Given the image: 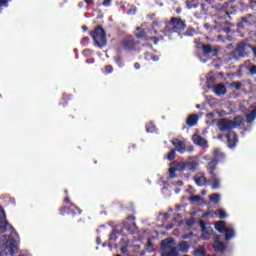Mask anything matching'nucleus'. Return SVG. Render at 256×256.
<instances>
[{
    "label": "nucleus",
    "instance_id": "obj_1",
    "mask_svg": "<svg viewBox=\"0 0 256 256\" xmlns=\"http://www.w3.org/2000/svg\"><path fill=\"white\" fill-rule=\"evenodd\" d=\"M187 29V23L181 17H172L163 29L164 35H173V33H182Z\"/></svg>",
    "mask_w": 256,
    "mask_h": 256
},
{
    "label": "nucleus",
    "instance_id": "obj_2",
    "mask_svg": "<svg viewBox=\"0 0 256 256\" xmlns=\"http://www.w3.org/2000/svg\"><path fill=\"white\" fill-rule=\"evenodd\" d=\"M214 15L217 19H231L232 15L237 14V6L231 5L229 2H225L223 5L215 6Z\"/></svg>",
    "mask_w": 256,
    "mask_h": 256
},
{
    "label": "nucleus",
    "instance_id": "obj_3",
    "mask_svg": "<svg viewBox=\"0 0 256 256\" xmlns=\"http://www.w3.org/2000/svg\"><path fill=\"white\" fill-rule=\"evenodd\" d=\"M89 36L92 37L95 45H97V47H100V49H103V47H107V32H105L103 26H96L94 31L89 32Z\"/></svg>",
    "mask_w": 256,
    "mask_h": 256
},
{
    "label": "nucleus",
    "instance_id": "obj_4",
    "mask_svg": "<svg viewBox=\"0 0 256 256\" xmlns=\"http://www.w3.org/2000/svg\"><path fill=\"white\" fill-rule=\"evenodd\" d=\"M253 45L242 41L236 45V48L231 52L233 59H241V57H249L251 55Z\"/></svg>",
    "mask_w": 256,
    "mask_h": 256
},
{
    "label": "nucleus",
    "instance_id": "obj_5",
    "mask_svg": "<svg viewBox=\"0 0 256 256\" xmlns=\"http://www.w3.org/2000/svg\"><path fill=\"white\" fill-rule=\"evenodd\" d=\"M173 238H167L161 241L160 256H179V250L175 246H171Z\"/></svg>",
    "mask_w": 256,
    "mask_h": 256
},
{
    "label": "nucleus",
    "instance_id": "obj_6",
    "mask_svg": "<svg viewBox=\"0 0 256 256\" xmlns=\"http://www.w3.org/2000/svg\"><path fill=\"white\" fill-rule=\"evenodd\" d=\"M122 48L125 51H136L139 53V51H141V42L139 40H135L133 35H129L122 40Z\"/></svg>",
    "mask_w": 256,
    "mask_h": 256
},
{
    "label": "nucleus",
    "instance_id": "obj_7",
    "mask_svg": "<svg viewBox=\"0 0 256 256\" xmlns=\"http://www.w3.org/2000/svg\"><path fill=\"white\" fill-rule=\"evenodd\" d=\"M215 229L218 233H224L225 241H231L235 237V229L227 227L225 221H218L215 223Z\"/></svg>",
    "mask_w": 256,
    "mask_h": 256
},
{
    "label": "nucleus",
    "instance_id": "obj_8",
    "mask_svg": "<svg viewBox=\"0 0 256 256\" xmlns=\"http://www.w3.org/2000/svg\"><path fill=\"white\" fill-rule=\"evenodd\" d=\"M198 49H202L204 57H217L219 55V51H221L219 46H213L211 44H200Z\"/></svg>",
    "mask_w": 256,
    "mask_h": 256
},
{
    "label": "nucleus",
    "instance_id": "obj_9",
    "mask_svg": "<svg viewBox=\"0 0 256 256\" xmlns=\"http://www.w3.org/2000/svg\"><path fill=\"white\" fill-rule=\"evenodd\" d=\"M217 127L220 131H228L229 133L231 129H235V127H237V122L233 120H228L226 118H221L217 123Z\"/></svg>",
    "mask_w": 256,
    "mask_h": 256
},
{
    "label": "nucleus",
    "instance_id": "obj_10",
    "mask_svg": "<svg viewBox=\"0 0 256 256\" xmlns=\"http://www.w3.org/2000/svg\"><path fill=\"white\" fill-rule=\"evenodd\" d=\"M256 17L253 14H247L240 18V21L237 23L239 29H245V27H251L255 25Z\"/></svg>",
    "mask_w": 256,
    "mask_h": 256
},
{
    "label": "nucleus",
    "instance_id": "obj_11",
    "mask_svg": "<svg viewBox=\"0 0 256 256\" xmlns=\"http://www.w3.org/2000/svg\"><path fill=\"white\" fill-rule=\"evenodd\" d=\"M198 167L199 163L196 161H186L179 163V171H190V173H195Z\"/></svg>",
    "mask_w": 256,
    "mask_h": 256
},
{
    "label": "nucleus",
    "instance_id": "obj_12",
    "mask_svg": "<svg viewBox=\"0 0 256 256\" xmlns=\"http://www.w3.org/2000/svg\"><path fill=\"white\" fill-rule=\"evenodd\" d=\"M212 248L214 249L215 253H225L227 250V244L221 241L220 235H216L212 244Z\"/></svg>",
    "mask_w": 256,
    "mask_h": 256
},
{
    "label": "nucleus",
    "instance_id": "obj_13",
    "mask_svg": "<svg viewBox=\"0 0 256 256\" xmlns=\"http://www.w3.org/2000/svg\"><path fill=\"white\" fill-rule=\"evenodd\" d=\"M172 143L174 149L178 151L181 155L187 151V146H185V141L179 140L178 138H174L170 141Z\"/></svg>",
    "mask_w": 256,
    "mask_h": 256
},
{
    "label": "nucleus",
    "instance_id": "obj_14",
    "mask_svg": "<svg viewBox=\"0 0 256 256\" xmlns=\"http://www.w3.org/2000/svg\"><path fill=\"white\" fill-rule=\"evenodd\" d=\"M6 251V255H13L17 253V244L15 243V239H8L5 243L4 247Z\"/></svg>",
    "mask_w": 256,
    "mask_h": 256
},
{
    "label": "nucleus",
    "instance_id": "obj_15",
    "mask_svg": "<svg viewBox=\"0 0 256 256\" xmlns=\"http://www.w3.org/2000/svg\"><path fill=\"white\" fill-rule=\"evenodd\" d=\"M192 141L198 147H202V149H207V147H209V142H207V140L203 138L201 135L194 134L192 136Z\"/></svg>",
    "mask_w": 256,
    "mask_h": 256
},
{
    "label": "nucleus",
    "instance_id": "obj_16",
    "mask_svg": "<svg viewBox=\"0 0 256 256\" xmlns=\"http://www.w3.org/2000/svg\"><path fill=\"white\" fill-rule=\"evenodd\" d=\"M219 165V160L217 159H212L210 162L207 163L206 165V171L209 173L210 177L216 176L217 173V166Z\"/></svg>",
    "mask_w": 256,
    "mask_h": 256
},
{
    "label": "nucleus",
    "instance_id": "obj_17",
    "mask_svg": "<svg viewBox=\"0 0 256 256\" xmlns=\"http://www.w3.org/2000/svg\"><path fill=\"white\" fill-rule=\"evenodd\" d=\"M226 138H227L228 147H230V149H233V147L237 145V141H238L237 133L230 131L227 133Z\"/></svg>",
    "mask_w": 256,
    "mask_h": 256
},
{
    "label": "nucleus",
    "instance_id": "obj_18",
    "mask_svg": "<svg viewBox=\"0 0 256 256\" xmlns=\"http://www.w3.org/2000/svg\"><path fill=\"white\" fill-rule=\"evenodd\" d=\"M199 225L201 227V231H202V235H201V239H203L204 241H207L211 238V234H209V230H207V224L205 223L204 220H199Z\"/></svg>",
    "mask_w": 256,
    "mask_h": 256
},
{
    "label": "nucleus",
    "instance_id": "obj_19",
    "mask_svg": "<svg viewBox=\"0 0 256 256\" xmlns=\"http://www.w3.org/2000/svg\"><path fill=\"white\" fill-rule=\"evenodd\" d=\"M134 35L137 39H144L145 41H149V36H147V31L142 27H137Z\"/></svg>",
    "mask_w": 256,
    "mask_h": 256
},
{
    "label": "nucleus",
    "instance_id": "obj_20",
    "mask_svg": "<svg viewBox=\"0 0 256 256\" xmlns=\"http://www.w3.org/2000/svg\"><path fill=\"white\" fill-rule=\"evenodd\" d=\"M214 93L217 96L225 95L227 93V87L223 83L216 84L214 85Z\"/></svg>",
    "mask_w": 256,
    "mask_h": 256
},
{
    "label": "nucleus",
    "instance_id": "obj_21",
    "mask_svg": "<svg viewBox=\"0 0 256 256\" xmlns=\"http://www.w3.org/2000/svg\"><path fill=\"white\" fill-rule=\"evenodd\" d=\"M198 121H199V116L197 114H191L186 119V125H188V127H195Z\"/></svg>",
    "mask_w": 256,
    "mask_h": 256
},
{
    "label": "nucleus",
    "instance_id": "obj_22",
    "mask_svg": "<svg viewBox=\"0 0 256 256\" xmlns=\"http://www.w3.org/2000/svg\"><path fill=\"white\" fill-rule=\"evenodd\" d=\"M210 182L211 184V189H213V191H217V189H221V180L219 179V177L216 176H211V180Z\"/></svg>",
    "mask_w": 256,
    "mask_h": 256
},
{
    "label": "nucleus",
    "instance_id": "obj_23",
    "mask_svg": "<svg viewBox=\"0 0 256 256\" xmlns=\"http://www.w3.org/2000/svg\"><path fill=\"white\" fill-rule=\"evenodd\" d=\"M179 251L181 253H189V249H191V245H189V242L187 241H181L178 244Z\"/></svg>",
    "mask_w": 256,
    "mask_h": 256
},
{
    "label": "nucleus",
    "instance_id": "obj_24",
    "mask_svg": "<svg viewBox=\"0 0 256 256\" xmlns=\"http://www.w3.org/2000/svg\"><path fill=\"white\" fill-rule=\"evenodd\" d=\"M201 0H186L187 9H197L199 7Z\"/></svg>",
    "mask_w": 256,
    "mask_h": 256
},
{
    "label": "nucleus",
    "instance_id": "obj_25",
    "mask_svg": "<svg viewBox=\"0 0 256 256\" xmlns=\"http://www.w3.org/2000/svg\"><path fill=\"white\" fill-rule=\"evenodd\" d=\"M255 118H256V106H254V109L246 115V122L249 124L253 123V121H255Z\"/></svg>",
    "mask_w": 256,
    "mask_h": 256
},
{
    "label": "nucleus",
    "instance_id": "obj_26",
    "mask_svg": "<svg viewBox=\"0 0 256 256\" xmlns=\"http://www.w3.org/2000/svg\"><path fill=\"white\" fill-rule=\"evenodd\" d=\"M200 7L202 15H207V13H209V9H211V6L207 2L203 3V0H200Z\"/></svg>",
    "mask_w": 256,
    "mask_h": 256
},
{
    "label": "nucleus",
    "instance_id": "obj_27",
    "mask_svg": "<svg viewBox=\"0 0 256 256\" xmlns=\"http://www.w3.org/2000/svg\"><path fill=\"white\" fill-rule=\"evenodd\" d=\"M207 255V250H205V246L200 245L196 250H194V256H205Z\"/></svg>",
    "mask_w": 256,
    "mask_h": 256
},
{
    "label": "nucleus",
    "instance_id": "obj_28",
    "mask_svg": "<svg viewBox=\"0 0 256 256\" xmlns=\"http://www.w3.org/2000/svg\"><path fill=\"white\" fill-rule=\"evenodd\" d=\"M198 187H203L207 183V178L205 176H200L194 179Z\"/></svg>",
    "mask_w": 256,
    "mask_h": 256
},
{
    "label": "nucleus",
    "instance_id": "obj_29",
    "mask_svg": "<svg viewBox=\"0 0 256 256\" xmlns=\"http://www.w3.org/2000/svg\"><path fill=\"white\" fill-rule=\"evenodd\" d=\"M177 171H179V163L177 164L176 167H170L168 169V173L170 175V179H175V177H177V175L175 173H177Z\"/></svg>",
    "mask_w": 256,
    "mask_h": 256
},
{
    "label": "nucleus",
    "instance_id": "obj_30",
    "mask_svg": "<svg viewBox=\"0 0 256 256\" xmlns=\"http://www.w3.org/2000/svg\"><path fill=\"white\" fill-rule=\"evenodd\" d=\"M9 227V222L7 220H0V233H5Z\"/></svg>",
    "mask_w": 256,
    "mask_h": 256
},
{
    "label": "nucleus",
    "instance_id": "obj_31",
    "mask_svg": "<svg viewBox=\"0 0 256 256\" xmlns=\"http://www.w3.org/2000/svg\"><path fill=\"white\" fill-rule=\"evenodd\" d=\"M145 127L147 133H155L156 131V126L153 124V122L147 123Z\"/></svg>",
    "mask_w": 256,
    "mask_h": 256
},
{
    "label": "nucleus",
    "instance_id": "obj_32",
    "mask_svg": "<svg viewBox=\"0 0 256 256\" xmlns=\"http://www.w3.org/2000/svg\"><path fill=\"white\" fill-rule=\"evenodd\" d=\"M177 150L176 149H172L167 155H166V159L168 161H173L175 159V157H177L176 155Z\"/></svg>",
    "mask_w": 256,
    "mask_h": 256
},
{
    "label": "nucleus",
    "instance_id": "obj_33",
    "mask_svg": "<svg viewBox=\"0 0 256 256\" xmlns=\"http://www.w3.org/2000/svg\"><path fill=\"white\" fill-rule=\"evenodd\" d=\"M210 201H213V203H219L221 201V195L218 193H214L209 196Z\"/></svg>",
    "mask_w": 256,
    "mask_h": 256
},
{
    "label": "nucleus",
    "instance_id": "obj_34",
    "mask_svg": "<svg viewBox=\"0 0 256 256\" xmlns=\"http://www.w3.org/2000/svg\"><path fill=\"white\" fill-rule=\"evenodd\" d=\"M230 87L232 89H236L237 91H239V89H241V87H243V83H241L239 81H234V82L230 83Z\"/></svg>",
    "mask_w": 256,
    "mask_h": 256
},
{
    "label": "nucleus",
    "instance_id": "obj_35",
    "mask_svg": "<svg viewBox=\"0 0 256 256\" xmlns=\"http://www.w3.org/2000/svg\"><path fill=\"white\" fill-rule=\"evenodd\" d=\"M115 63L118 65V67H125V62H123V57L116 56L114 58Z\"/></svg>",
    "mask_w": 256,
    "mask_h": 256
},
{
    "label": "nucleus",
    "instance_id": "obj_36",
    "mask_svg": "<svg viewBox=\"0 0 256 256\" xmlns=\"http://www.w3.org/2000/svg\"><path fill=\"white\" fill-rule=\"evenodd\" d=\"M148 41H153L154 45H158L159 41H163V36H159V37H149L148 36Z\"/></svg>",
    "mask_w": 256,
    "mask_h": 256
},
{
    "label": "nucleus",
    "instance_id": "obj_37",
    "mask_svg": "<svg viewBox=\"0 0 256 256\" xmlns=\"http://www.w3.org/2000/svg\"><path fill=\"white\" fill-rule=\"evenodd\" d=\"M117 235H119L118 230H112V232L109 235L110 241H117Z\"/></svg>",
    "mask_w": 256,
    "mask_h": 256
},
{
    "label": "nucleus",
    "instance_id": "obj_38",
    "mask_svg": "<svg viewBox=\"0 0 256 256\" xmlns=\"http://www.w3.org/2000/svg\"><path fill=\"white\" fill-rule=\"evenodd\" d=\"M145 59H149V57L152 59V61H159V56L151 55V53L146 52L144 53Z\"/></svg>",
    "mask_w": 256,
    "mask_h": 256
},
{
    "label": "nucleus",
    "instance_id": "obj_39",
    "mask_svg": "<svg viewBox=\"0 0 256 256\" xmlns=\"http://www.w3.org/2000/svg\"><path fill=\"white\" fill-rule=\"evenodd\" d=\"M217 213L219 215V219H227V212L223 209L217 210Z\"/></svg>",
    "mask_w": 256,
    "mask_h": 256
},
{
    "label": "nucleus",
    "instance_id": "obj_40",
    "mask_svg": "<svg viewBox=\"0 0 256 256\" xmlns=\"http://www.w3.org/2000/svg\"><path fill=\"white\" fill-rule=\"evenodd\" d=\"M104 73H105V75H110V73H113V66L112 65H106L104 67Z\"/></svg>",
    "mask_w": 256,
    "mask_h": 256
},
{
    "label": "nucleus",
    "instance_id": "obj_41",
    "mask_svg": "<svg viewBox=\"0 0 256 256\" xmlns=\"http://www.w3.org/2000/svg\"><path fill=\"white\" fill-rule=\"evenodd\" d=\"M59 212H60V215H67V213H69V207L67 206L61 207L59 208Z\"/></svg>",
    "mask_w": 256,
    "mask_h": 256
},
{
    "label": "nucleus",
    "instance_id": "obj_42",
    "mask_svg": "<svg viewBox=\"0 0 256 256\" xmlns=\"http://www.w3.org/2000/svg\"><path fill=\"white\" fill-rule=\"evenodd\" d=\"M70 207H72V209H76L78 215H81L83 213V210H81V208H79L77 205H75L74 203H70Z\"/></svg>",
    "mask_w": 256,
    "mask_h": 256
},
{
    "label": "nucleus",
    "instance_id": "obj_43",
    "mask_svg": "<svg viewBox=\"0 0 256 256\" xmlns=\"http://www.w3.org/2000/svg\"><path fill=\"white\" fill-rule=\"evenodd\" d=\"M250 9H253V11H256V0H248Z\"/></svg>",
    "mask_w": 256,
    "mask_h": 256
},
{
    "label": "nucleus",
    "instance_id": "obj_44",
    "mask_svg": "<svg viewBox=\"0 0 256 256\" xmlns=\"http://www.w3.org/2000/svg\"><path fill=\"white\" fill-rule=\"evenodd\" d=\"M137 13V7L132 6L129 10H128V15H135Z\"/></svg>",
    "mask_w": 256,
    "mask_h": 256
},
{
    "label": "nucleus",
    "instance_id": "obj_45",
    "mask_svg": "<svg viewBox=\"0 0 256 256\" xmlns=\"http://www.w3.org/2000/svg\"><path fill=\"white\" fill-rule=\"evenodd\" d=\"M190 201H193L194 203H197L199 201H201V196L199 195H194L190 198Z\"/></svg>",
    "mask_w": 256,
    "mask_h": 256
},
{
    "label": "nucleus",
    "instance_id": "obj_46",
    "mask_svg": "<svg viewBox=\"0 0 256 256\" xmlns=\"http://www.w3.org/2000/svg\"><path fill=\"white\" fill-rule=\"evenodd\" d=\"M217 0H205V3H207L211 9H215V6L213 3H215Z\"/></svg>",
    "mask_w": 256,
    "mask_h": 256
},
{
    "label": "nucleus",
    "instance_id": "obj_47",
    "mask_svg": "<svg viewBox=\"0 0 256 256\" xmlns=\"http://www.w3.org/2000/svg\"><path fill=\"white\" fill-rule=\"evenodd\" d=\"M186 225H187L188 227H192V225H195V219H194V218L188 219V220L186 221Z\"/></svg>",
    "mask_w": 256,
    "mask_h": 256
},
{
    "label": "nucleus",
    "instance_id": "obj_48",
    "mask_svg": "<svg viewBox=\"0 0 256 256\" xmlns=\"http://www.w3.org/2000/svg\"><path fill=\"white\" fill-rule=\"evenodd\" d=\"M120 251H121V253H123L124 255H125V253H129V249L127 248V245L122 246V247L120 248Z\"/></svg>",
    "mask_w": 256,
    "mask_h": 256
},
{
    "label": "nucleus",
    "instance_id": "obj_49",
    "mask_svg": "<svg viewBox=\"0 0 256 256\" xmlns=\"http://www.w3.org/2000/svg\"><path fill=\"white\" fill-rule=\"evenodd\" d=\"M111 1L112 0H104L103 3H101L99 5H103L104 7H109V5H111Z\"/></svg>",
    "mask_w": 256,
    "mask_h": 256
},
{
    "label": "nucleus",
    "instance_id": "obj_50",
    "mask_svg": "<svg viewBox=\"0 0 256 256\" xmlns=\"http://www.w3.org/2000/svg\"><path fill=\"white\" fill-rule=\"evenodd\" d=\"M194 43H196V48H197V49H199V47H201V45H207V44L201 43V40H200V39H196V40L194 41Z\"/></svg>",
    "mask_w": 256,
    "mask_h": 256
},
{
    "label": "nucleus",
    "instance_id": "obj_51",
    "mask_svg": "<svg viewBox=\"0 0 256 256\" xmlns=\"http://www.w3.org/2000/svg\"><path fill=\"white\" fill-rule=\"evenodd\" d=\"M8 4H9V0L0 1V7H3V5H4V7H7Z\"/></svg>",
    "mask_w": 256,
    "mask_h": 256
},
{
    "label": "nucleus",
    "instance_id": "obj_52",
    "mask_svg": "<svg viewBox=\"0 0 256 256\" xmlns=\"http://www.w3.org/2000/svg\"><path fill=\"white\" fill-rule=\"evenodd\" d=\"M250 74L256 75V66L255 65L250 68Z\"/></svg>",
    "mask_w": 256,
    "mask_h": 256
},
{
    "label": "nucleus",
    "instance_id": "obj_53",
    "mask_svg": "<svg viewBox=\"0 0 256 256\" xmlns=\"http://www.w3.org/2000/svg\"><path fill=\"white\" fill-rule=\"evenodd\" d=\"M147 249H153V242L151 240H148Z\"/></svg>",
    "mask_w": 256,
    "mask_h": 256
},
{
    "label": "nucleus",
    "instance_id": "obj_54",
    "mask_svg": "<svg viewBox=\"0 0 256 256\" xmlns=\"http://www.w3.org/2000/svg\"><path fill=\"white\" fill-rule=\"evenodd\" d=\"M221 155H223V154L219 153V150H217V149L214 150V157H219Z\"/></svg>",
    "mask_w": 256,
    "mask_h": 256
},
{
    "label": "nucleus",
    "instance_id": "obj_55",
    "mask_svg": "<svg viewBox=\"0 0 256 256\" xmlns=\"http://www.w3.org/2000/svg\"><path fill=\"white\" fill-rule=\"evenodd\" d=\"M134 68L137 69V70L141 69V64L139 62H136L134 64Z\"/></svg>",
    "mask_w": 256,
    "mask_h": 256
},
{
    "label": "nucleus",
    "instance_id": "obj_56",
    "mask_svg": "<svg viewBox=\"0 0 256 256\" xmlns=\"http://www.w3.org/2000/svg\"><path fill=\"white\" fill-rule=\"evenodd\" d=\"M173 227H175V224H168V225L166 226V229H167V230H171V229H173Z\"/></svg>",
    "mask_w": 256,
    "mask_h": 256
},
{
    "label": "nucleus",
    "instance_id": "obj_57",
    "mask_svg": "<svg viewBox=\"0 0 256 256\" xmlns=\"http://www.w3.org/2000/svg\"><path fill=\"white\" fill-rule=\"evenodd\" d=\"M128 221H135V216L131 215V216H127L126 218Z\"/></svg>",
    "mask_w": 256,
    "mask_h": 256
},
{
    "label": "nucleus",
    "instance_id": "obj_58",
    "mask_svg": "<svg viewBox=\"0 0 256 256\" xmlns=\"http://www.w3.org/2000/svg\"><path fill=\"white\" fill-rule=\"evenodd\" d=\"M251 53H253L254 57H256V46H252Z\"/></svg>",
    "mask_w": 256,
    "mask_h": 256
},
{
    "label": "nucleus",
    "instance_id": "obj_59",
    "mask_svg": "<svg viewBox=\"0 0 256 256\" xmlns=\"http://www.w3.org/2000/svg\"><path fill=\"white\" fill-rule=\"evenodd\" d=\"M251 41H253V43H256V33L251 35Z\"/></svg>",
    "mask_w": 256,
    "mask_h": 256
},
{
    "label": "nucleus",
    "instance_id": "obj_60",
    "mask_svg": "<svg viewBox=\"0 0 256 256\" xmlns=\"http://www.w3.org/2000/svg\"><path fill=\"white\" fill-rule=\"evenodd\" d=\"M95 0H84V2L86 3V5H92V3L94 2Z\"/></svg>",
    "mask_w": 256,
    "mask_h": 256
},
{
    "label": "nucleus",
    "instance_id": "obj_61",
    "mask_svg": "<svg viewBox=\"0 0 256 256\" xmlns=\"http://www.w3.org/2000/svg\"><path fill=\"white\" fill-rule=\"evenodd\" d=\"M10 229L12 234L17 235V230H15L13 226H11Z\"/></svg>",
    "mask_w": 256,
    "mask_h": 256
},
{
    "label": "nucleus",
    "instance_id": "obj_62",
    "mask_svg": "<svg viewBox=\"0 0 256 256\" xmlns=\"http://www.w3.org/2000/svg\"><path fill=\"white\" fill-rule=\"evenodd\" d=\"M186 151H187L188 153H193V151H194L193 146H190L188 149H186Z\"/></svg>",
    "mask_w": 256,
    "mask_h": 256
},
{
    "label": "nucleus",
    "instance_id": "obj_63",
    "mask_svg": "<svg viewBox=\"0 0 256 256\" xmlns=\"http://www.w3.org/2000/svg\"><path fill=\"white\" fill-rule=\"evenodd\" d=\"M176 185H177L178 187H183V181H177V182H176Z\"/></svg>",
    "mask_w": 256,
    "mask_h": 256
},
{
    "label": "nucleus",
    "instance_id": "obj_64",
    "mask_svg": "<svg viewBox=\"0 0 256 256\" xmlns=\"http://www.w3.org/2000/svg\"><path fill=\"white\" fill-rule=\"evenodd\" d=\"M63 203H71V200L68 198V197H66L65 199H64V201H63Z\"/></svg>",
    "mask_w": 256,
    "mask_h": 256
}]
</instances>
